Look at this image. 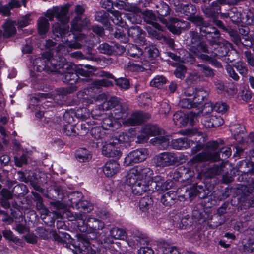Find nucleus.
<instances>
[{
	"label": "nucleus",
	"instance_id": "1",
	"mask_svg": "<svg viewBox=\"0 0 254 254\" xmlns=\"http://www.w3.org/2000/svg\"><path fill=\"white\" fill-rule=\"evenodd\" d=\"M202 23L199 26L194 25L196 28L189 32L190 42L192 45L190 51L201 62L216 68L222 67L221 63L209 55L208 45L204 40L205 38L212 45L216 43L221 36L220 31L208 21L204 20Z\"/></svg>",
	"mask_w": 254,
	"mask_h": 254
},
{
	"label": "nucleus",
	"instance_id": "2",
	"mask_svg": "<svg viewBox=\"0 0 254 254\" xmlns=\"http://www.w3.org/2000/svg\"><path fill=\"white\" fill-rule=\"evenodd\" d=\"M59 61L54 59L49 52H45L40 57L36 58L33 62V70H30V77L32 84L38 90H43L46 73L55 72Z\"/></svg>",
	"mask_w": 254,
	"mask_h": 254
},
{
	"label": "nucleus",
	"instance_id": "3",
	"mask_svg": "<svg viewBox=\"0 0 254 254\" xmlns=\"http://www.w3.org/2000/svg\"><path fill=\"white\" fill-rule=\"evenodd\" d=\"M57 68L55 73L62 75V79L64 83L70 86H75L76 83L81 82V77L77 76L74 66L59 61Z\"/></svg>",
	"mask_w": 254,
	"mask_h": 254
},
{
	"label": "nucleus",
	"instance_id": "4",
	"mask_svg": "<svg viewBox=\"0 0 254 254\" xmlns=\"http://www.w3.org/2000/svg\"><path fill=\"white\" fill-rule=\"evenodd\" d=\"M220 160V154L218 151L204 150L193 156L187 164L190 167L197 168L201 167V165H203L202 164L203 162H215Z\"/></svg>",
	"mask_w": 254,
	"mask_h": 254
},
{
	"label": "nucleus",
	"instance_id": "5",
	"mask_svg": "<svg viewBox=\"0 0 254 254\" xmlns=\"http://www.w3.org/2000/svg\"><path fill=\"white\" fill-rule=\"evenodd\" d=\"M192 167H185L184 166H180L175 170L170 175V179L168 180L172 181L173 187L178 182H186L190 184L195 180V172L191 170Z\"/></svg>",
	"mask_w": 254,
	"mask_h": 254
},
{
	"label": "nucleus",
	"instance_id": "6",
	"mask_svg": "<svg viewBox=\"0 0 254 254\" xmlns=\"http://www.w3.org/2000/svg\"><path fill=\"white\" fill-rule=\"evenodd\" d=\"M54 240L61 244H66V247L72 250L74 253V249L78 247V243L83 239L85 236L80 235L77 239H73L71 235L64 231H58L53 233Z\"/></svg>",
	"mask_w": 254,
	"mask_h": 254
},
{
	"label": "nucleus",
	"instance_id": "7",
	"mask_svg": "<svg viewBox=\"0 0 254 254\" xmlns=\"http://www.w3.org/2000/svg\"><path fill=\"white\" fill-rule=\"evenodd\" d=\"M126 183L130 187L132 193L134 195H141L143 193L150 190L148 182L143 179H137L136 177L127 175Z\"/></svg>",
	"mask_w": 254,
	"mask_h": 254
},
{
	"label": "nucleus",
	"instance_id": "8",
	"mask_svg": "<svg viewBox=\"0 0 254 254\" xmlns=\"http://www.w3.org/2000/svg\"><path fill=\"white\" fill-rule=\"evenodd\" d=\"M239 168L238 175L239 177L236 179L240 182L249 181L251 176H254V162H247L246 160L239 161L236 164Z\"/></svg>",
	"mask_w": 254,
	"mask_h": 254
},
{
	"label": "nucleus",
	"instance_id": "9",
	"mask_svg": "<svg viewBox=\"0 0 254 254\" xmlns=\"http://www.w3.org/2000/svg\"><path fill=\"white\" fill-rule=\"evenodd\" d=\"M197 173L196 178L199 180L202 179H218L216 176L220 175L222 171V166L214 165L211 167H206L204 165H201V167L194 168Z\"/></svg>",
	"mask_w": 254,
	"mask_h": 254
},
{
	"label": "nucleus",
	"instance_id": "10",
	"mask_svg": "<svg viewBox=\"0 0 254 254\" xmlns=\"http://www.w3.org/2000/svg\"><path fill=\"white\" fill-rule=\"evenodd\" d=\"M184 93L186 96L192 97L197 107L205 104L209 96L208 91L203 87L189 88L185 91Z\"/></svg>",
	"mask_w": 254,
	"mask_h": 254
},
{
	"label": "nucleus",
	"instance_id": "11",
	"mask_svg": "<svg viewBox=\"0 0 254 254\" xmlns=\"http://www.w3.org/2000/svg\"><path fill=\"white\" fill-rule=\"evenodd\" d=\"M180 12L187 16L186 19L191 22L193 25L199 26L202 24L204 18L202 16L195 15L197 9L195 5L191 3L182 5L180 7Z\"/></svg>",
	"mask_w": 254,
	"mask_h": 254
},
{
	"label": "nucleus",
	"instance_id": "12",
	"mask_svg": "<svg viewBox=\"0 0 254 254\" xmlns=\"http://www.w3.org/2000/svg\"><path fill=\"white\" fill-rule=\"evenodd\" d=\"M203 207V206L202 205H197L195 207L194 210L192 211V216L197 221H199V224L198 225L197 228V236L199 240L201 239L203 235H204V232L205 231L206 227L205 225L207 221L206 219L208 217L207 212L204 210V209H199V207Z\"/></svg>",
	"mask_w": 254,
	"mask_h": 254
},
{
	"label": "nucleus",
	"instance_id": "13",
	"mask_svg": "<svg viewBox=\"0 0 254 254\" xmlns=\"http://www.w3.org/2000/svg\"><path fill=\"white\" fill-rule=\"evenodd\" d=\"M154 162L156 166L164 167L176 164L179 162V159L176 153L164 152L155 156Z\"/></svg>",
	"mask_w": 254,
	"mask_h": 254
},
{
	"label": "nucleus",
	"instance_id": "14",
	"mask_svg": "<svg viewBox=\"0 0 254 254\" xmlns=\"http://www.w3.org/2000/svg\"><path fill=\"white\" fill-rule=\"evenodd\" d=\"M75 71L77 74V76H81V82H87L91 80V77L96 75L97 68L94 66H91L89 64H74Z\"/></svg>",
	"mask_w": 254,
	"mask_h": 254
},
{
	"label": "nucleus",
	"instance_id": "15",
	"mask_svg": "<svg viewBox=\"0 0 254 254\" xmlns=\"http://www.w3.org/2000/svg\"><path fill=\"white\" fill-rule=\"evenodd\" d=\"M152 180L149 187L152 189V191H157L159 192H164L173 187V183L171 180L165 179L164 176L160 175L151 177Z\"/></svg>",
	"mask_w": 254,
	"mask_h": 254
},
{
	"label": "nucleus",
	"instance_id": "16",
	"mask_svg": "<svg viewBox=\"0 0 254 254\" xmlns=\"http://www.w3.org/2000/svg\"><path fill=\"white\" fill-rule=\"evenodd\" d=\"M147 152V149L144 148L131 151L125 158L124 165L128 166L144 161L146 159Z\"/></svg>",
	"mask_w": 254,
	"mask_h": 254
},
{
	"label": "nucleus",
	"instance_id": "17",
	"mask_svg": "<svg viewBox=\"0 0 254 254\" xmlns=\"http://www.w3.org/2000/svg\"><path fill=\"white\" fill-rule=\"evenodd\" d=\"M126 0H101L100 3L101 7L107 10V12L111 13L117 20L121 18V12L118 10H113L115 7L118 9L123 8Z\"/></svg>",
	"mask_w": 254,
	"mask_h": 254
},
{
	"label": "nucleus",
	"instance_id": "18",
	"mask_svg": "<svg viewBox=\"0 0 254 254\" xmlns=\"http://www.w3.org/2000/svg\"><path fill=\"white\" fill-rule=\"evenodd\" d=\"M238 206L237 210L240 212H245L250 207H254V193L250 191V193L244 192V188L242 190L240 196H237Z\"/></svg>",
	"mask_w": 254,
	"mask_h": 254
},
{
	"label": "nucleus",
	"instance_id": "19",
	"mask_svg": "<svg viewBox=\"0 0 254 254\" xmlns=\"http://www.w3.org/2000/svg\"><path fill=\"white\" fill-rule=\"evenodd\" d=\"M185 194L188 197L189 200L191 202L196 197L200 199L207 198V194L202 185L198 183H194L187 187L185 189Z\"/></svg>",
	"mask_w": 254,
	"mask_h": 254
},
{
	"label": "nucleus",
	"instance_id": "20",
	"mask_svg": "<svg viewBox=\"0 0 254 254\" xmlns=\"http://www.w3.org/2000/svg\"><path fill=\"white\" fill-rule=\"evenodd\" d=\"M68 32V27L56 22L52 25L51 37L56 41L64 42Z\"/></svg>",
	"mask_w": 254,
	"mask_h": 254
},
{
	"label": "nucleus",
	"instance_id": "21",
	"mask_svg": "<svg viewBox=\"0 0 254 254\" xmlns=\"http://www.w3.org/2000/svg\"><path fill=\"white\" fill-rule=\"evenodd\" d=\"M81 241L77 244L78 247L74 248V254H102L100 250H94L90 247V243L86 237ZM108 254L107 250L106 254Z\"/></svg>",
	"mask_w": 254,
	"mask_h": 254
},
{
	"label": "nucleus",
	"instance_id": "22",
	"mask_svg": "<svg viewBox=\"0 0 254 254\" xmlns=\"http://www.w3.org/2000/svg\"><path fill=\"white\" fill-rule=\"evenodd\" d=\"M152 174L153 171L150 168L143 165H139L130 169L127 176L146 180L147 177L150 178Z\"/></svg>",
	"mask_w": 254,
	"mask_h": 254
},
{
	"label": "nucleus",
	"instance_id": "23",
	"mask_svg": "<svg viewBox=\"0 0 254 254\" xmlns=\"http://www.w3.org/2000/svg\"><path fill=\"white\" fill-rule=\"evenodd\" d=\"M120 147L121 145H119V143L114 139L112 142H106L103 145L102 153L106 157L119 158L122 154Z\"/></svg>",
	"mask_w": 254,
	"mask_h": 254
},
{
	"label": "nucleus",
	"instance_id": "24",
	"mask_svg": "<svg viewBox=\"0 0 254 254\" xmlns=\"http://www.w3.org/2000/svg\"><path fill=\"white\" fill-rule=\"evenodd\" d=\"M194 118L193 114H185L181 111L176 112L173 117L175 125L179 127L185 126L188 123L192 124Z\"/></svg>",
	"mask_w": 254,
	"mask_h": 254
},
{
	"label": "nucleus",
	"instance_id": "25",
	"mask_svg": "<svg viewBox=\"0 0 254 254\" xmlns=\"http://www.w3.org/2000/svg\"><path fill=\"white\" fill-rule=\"evenodd\" d=\"M150 115L141 111L133 112L126 120L127 124L131 126H139L150 118Z\"/></svg>",
	"mask_w": 254,
	"mask_h": 254
},
{
	"label": "nucleus",
	"instance_id": "26",
	"mask_svg": "<svg viewBox=\"0 0 254 254\" xmlns=\"http://www.w3.org/2000/svg\"><path fill=\"white\" fill-rule=\"evenodd\" d=\"M77 90L76 86L58 88L56 90V95L54 96V101H58V104L63 106L65 102L66 96L75 92Z\"/></svg>",
	"mask_w": 254,
	"mask_h": 254
},
{
	"label": "nucleus",
	"instance_id": "27",
	"mask_svg": "<svg viewBox=\"0 0 254 254\" xmlns=\"http://www.w3.org/2000/svg\"><path fill=\"white\" fill-rule=\"evenodd\" d=\"M127 34L134 42L142 45L145 44L146 33L140 26L137 25L131 26L128 29Z\"/></svg>",
	"mask_w": 254,
	"mask_h": 254
},
{
	"label": "nucleus",
	"instance_id": "28",
	"mask_svg": "<svg viewBox=\"0 0 254 254\" xmlns=\"http://www.w3.org/2000/svg\"><path fill=\"white\" fill-rule=\"evenodd\" d=\"M230 130L234 138L239 143L242 144L246 141V130L244 125L235 124L231 127Z\"/></svg>",
	"mask_w": 254,
	"mask_h": 254
},
{
	"label": "nucleus",
	"instance_id": "29",
	"mask_svg": "<svg viewBox=\"0 0 254 254\" xmlns=\"http://www.w3.org/2000/svg\"><path fill=\"white\" fill-rule=\"evenodd\" d=\"M193 143V139L184 137L172 139L170 146L176 150H183L190 148Z\"/></svg>",
	"mask_w": 254,
	"mask_h": 254
},
{
	"label": "nucleus",
	"instance_id": "30",
	"mask_svg": "<svg viewBox=\"0 0 254 254\" xmlns=\"http://www.w3.org/2000/svg\"><path fill=\"white\" fill-rule=\"evenodd\" d=\"M185 22L177 18L171 17L169 19V22L165 24L168 30L173 34L180 35L182 33V30L184 28L183 25Z\"/></svg>",
	"mask_w": 254,
	"mask_h": 254
},
{
	"label": "nucleus",
	"instance_id": "31",
	"mask_svg": "<svg viewBox=\"0 0 254 254\" xmlns=\"http://www.w3.org/2000/svg\"><path fill=\"white\" fill-rule=\"evenodd\" d=\"M216 44L217 45V46L215 48L214 51L209 50V55H212L213 57L216 60L215 57L220 58L223 57L230 56L229 53L230 52V44L229 43L221 44L218 43V42L217 41Z\"/></svg>",
	"mask_w": 254,
	"mask_h": 254
},
{
	"label": "nucleus",
	"instance_id": "32",
	"mask_svg": "<svg viewBox=\"0 0 254 254\" xmlns=\"http://www.w3.org/2000/svg\"><path fill=\"white\" fill-rule=\"evenodd\" d=\"M201 122L206 127L216 128L222 126L224 121L220 116L212 115L202 119Z\"/></svg>",
	"mask_w": 254,
	"mask_h": 254
},
{
	"label": "nucleus",
	"instance_id": "33",
	"mask_svg": "<svg viewBox=\"0 0 254 254\" xmlns=\"http://www.w3.org/2000/svg\"><path fill=\"white\" fill-rule=\"evenodd\" d=\"M170 11L171 9L166 3L162 1L157 4L155 12L158 15L159 21L163 24H166L167 20L164 17L169 15Z\"/></svg>",
	"mask_w": 254,
	"mask_h": 254
},
{
	"label": "nucleus",
	"instance_id": "34",
	"mask_svg": "<svg viewBox=\"0 0 254 254\" xmlns=\"http://www.w3.org/2000/svg\"><path fill=\"white\" fill-rule=\"evenodd\" d=\"M94 17L95 20L102 24L105 29L107 30L111 28V26H112L111 21H113V19L110 16L108 12L103 10L96 11Z\"/></svg>",
	"mask_w": 254,
	"mask_h": 254
},
{
	"label": "nucleus",
	"instance_id": "35",
	"mask_svg": "<svg viewBox=\"0 0 254 254\" xmlns=\"http://www.w3.org/2000/svg\"><path fill=\"white\" fill-rule=\"evenodd\" d=\"M86 231L88 233H93L102 230L104 227V222L94 217H88L86 223Z\"/></svg>",
	"mask_w": 254,
	"mask_h": 254
},
{
	"label": "nucleus",
	"instance_id": "36",
	"mask_svg": "<svg viewBox=\"0 0 254 254\" xmlns=\"http://www.w3.org/2000/svg\"><path fill=\"white\" fill-rule=\"evenodd\" d=\"M232 188L229 187L225 188L220 186L213 190L211 193L216 201H223L226 199L231 194Z\"/></svg>",
	"mask_w": 254,
	"mask_h": 254
},
{
	"label": "nucleus",
	"instance_id": "37",
	"mask_svg": "<svg viewBox=\"0 0 254 254\" xmlns=\"http://www.w3.org/2000/svg\"><path fill=\"white\" fill-rule=\"evenodd\" d=\"M120 169V164L117 161L110 160L107 161L103 168V171L107 177H111L117 174Z\"/></svg>",
	"mask_w": 254,
	"mask_h": 254
},
{
	"label": "nucleus",
	"instance_id": "38",
	"mask_svg": "<svg viewBox=\"0 0 254 254\" xmlns=\"http://www.w3.org/2000/svg\"><path fill=\"white\" fill-rule=\"evenodd\" d=\"M153 204L152 197L146 195L140 198L138 202V207L140 211L144 213V216L148 217L149 210L152 208Z\"/></svg>",
	"mask_w": 254,
	"mask_h": 254
},
{
	"label": "nucleus",
	"instance_id": "39",
	"mask_svg": "<svg viewBox=\"0 0 254 254\" xmlns=\"http://www.w3.org/2000/svg\"><path fill=\"white\" fill-rule=\"evenodd\" d=\"M135 140V136H133L131 133L127 132H122L118 137L114 138V140L119 143V145L124 146L126 148L131 146V142Z\"/></svg>",
	"mask_w": 254,
	"mask_h": 254
},
{
	"label": "nucleus",
	"instance_id": "40",
	"mask_svg": "<svg viewBox=\"0 0 254 254\" xmlns=\"http://www.w3.org/2000/svg\"><path fill=\"white\" fill-rule=\"evenodd\" d=\"M160 202L165 207L170 208L176 203V191L170 190L163 194L160 199Z\"/></svg>",
	"mask_w": 254,
	"mask_h": 254
},
{
	"label": "nucleus",
	"instance_id": "41",
	"mask_svg": "<svg viewBox=\"0 0 254 254\" xmlns=\"http://www.w3.org/2000/svg\"><path fill=\"white\" fill-rule=\"evenodd\" d=\"M179 220H180L177 224V228L181 229H190L192 227L193 224L192 218L189 214L181 215L179 216ZM193 229V228H192Z\"/></svg>",
	"mask_w": 254,
	"mask_h": 254
},
{
	"label": "nucleus",
	"instance_id": "42",
	"mask_svg": "<svg viewBox=\"0 0 254 254\" xmlns=\"http://www.w3.org/2000/svg\"><path fill=\"white\" fill-rule=\"evenodd\" d=\"M146 29L149 35L159 40H162L164 36L162 33L163 31V27L159 23L147 26L146 27Z\"/></svg>",
	"mask_w": 254,
	"mask_h": 254
},
{
	"label": "nucleus",
	"instance_id": "43",
	"mask_svg": "<svg viewBox=\"0 0 254 254\" xmlns=\"http://www.w3.org/2000/svg\"><path fill=\"white\" fill-rule=\"evenodd\" d=\"M3 32L2 36L4 38H9L14 36L16 33L14 22L11 20H6L2 25Z\"/></svg>",
	"mask_w": 254,
	"mask_h": 254
},
{
	"label": "nucleus",
	"instance_id": "44",
	"mask_svg": "<svg viewBox=\"0 0 254 254\" xmlns=\"http://www.w3.org/2000/svg\"><path fill=\"white\" fill-rule=\"evenodd\" d=\"M75 156L77 161L80 162H89L92 157L91 152L85 148H80L77 149Z\"/></svg>",
	"mask_w": 254,
	"mask_h": 254
},
{
	"label": "nucleus",
	"instance_id": "45",
	"mask_svg": "<svg viewBox=\"0 0 254 254\" xmlns=\"http://www.w3.org/2000/svg\"><path fill=\"white\" fill-rule=\"evenodd\" d=\"M120 104L118 98L116 96H112L109 99H106L102 104L99 105V109L102 111L112 110L115 107Z\"/></svg>",
	"mask_w": 254,
	"mask_h": 254
},
{
	"label": "nucleus",
	"instance_id": "46",
	"mask_svg": "<svg viewBox=\"0 0 254 254\" xmlns=\"http://www.w3.org/2000/svg\"><path fill=\"white\" fill-rule=\"evenodd\" d=\"M159 54V50L154 45H150L145 47L143 51V56L147 58L150 61L157 58Z\"/></svg>",
	"mask_w": 254,
	"mask_h": 254
},
{
	"label": "nucleus",
	"instance_id": "47",
	"mask_svg": "<svg viewBox=\"0 0 254 254\" xmlns=\"http://www.w3.org/2000/svg\"><path fill=\"white\" fill-rule=\"evenodd\" d=\"M202 180H203V183L200 185L202 186L203 189L207 194V197L208 196L212 194L211 193L213 190H214L215 187L219 183V180L218 179L213 178L210 179H202Z\"/></svg>",
	"mask_w": 254,
	"mask_h": 254
},
{
	"label": "nucleus",
	"instance_id": "48",
	"mask_svg": "<svg viewBox=\"0 0 254 254\" xmlns=\"http://www.w3.org/2000/svg\"><path fill=\"white\" fill-rule=\"evenodd\" d=\"M88 20L86 18L75 17L71 21V30L73 31L81 32L87 26Z\"/></svg>",
	"mask_w": 254,
	"mask_h": 254
},
{
	"label": "nucleus",
	"instance_id": "49",
	"mask_svg": "<svg viewBox=\"0 0 254 254\" xmlns=\"http://www.w3.org/2000/svg\"><path fill=\"white\" fill-rule=\"evenodd\" d=\"M50 28L48 20L44 17L40 16L37 20V31L40 35L46 34Z\"/></svg>",
	"mask_w": 254,
	"mask_h": 254
},
{
	"label": "nucleus",
	"instance_id": "50",
	"mask_svg": "<svg viewBox=\"0 0 254 254\" xmlns=\"http://www.w3.org/2000/svg\"><path fill=\"white\" fill-rule=\"evenodd\" d=\"M69 10V5L66 4L61 8L57 6V13H56V18L61 23H66L68 22V19L67 14Z\"/></svg>",
	"mask_w": 254,
	"mask_h": 254
},
{
	"label": "nucleus",
	"instance_id": "51",
	"mask_svg": "<svg viewBox=\"0 0 254 254\" xmlns=\"http://www.w3.org/2000/svg\"><path fill=\"white\" fill-rule=\"evenodd\" d=\"M127 108L121 103L112 109L111 114L116 119L125 118L128 115Z\"/></svg>",
	"mask_w": 254,
	"mask_h": 254
},
{
	"label": "nucleus",
	"instance_id": "52",
	"mask_svg": "<svg viewBox=\"0 0 254 254\" xmlns=\"http://www.w3.org/2000/svg\"><path fill=\"white\" fill-rule=\"evenodd\" d=\"M242 26L244 25H254V14L253 11L249 9H247L243 10L242 11Z\"/></svg>",
	"mask_w": 254,
	"mask_h": 254
},
{
	"label": "nucleus",
	"instance_id": "53",
	"mask_svg": "<svg viewBox=\"0 0 254 254\" xmlns=\"http://www.w3.org/2000/svg\"><path fill=\"white\" fill-rule=\"evenodd\" d=\"M202 10L205 15L210 18H219V13L221 11L220 8L216 7L213 5V2L209 6L202 8Z\"/></svg>",
	"mask_w": 254,
	"mask_h": 254
},
{
	"label": "nucleus",
	"instance_id": "54",
	"mask_svg": "<svg viewBox=\"0 0 254 254\" xmlns=\"http://www.w3.org/2000/svg\"><path fill=\"white\" fill-rule=\"evenodd\" d=\"M107 30L109 31L110 35H113L115 38L120 40V42L123 43H126L128 42L126 33H124V30L122 28H116V29L114 30L113 26L112 25L111 28Z\"/></svg>",
	"mask_w": 254,
	"mask_h": 254
},
{
	"label": "nucleus",
	"instance_id": "55",
	"mask_svg": "<svg viewBox=\"0 0 254 254\" xmlns=\"http://www.w3.org/2000/svg\"><path fill=\"white\" fill-rule=\"evenodd\" d=\"M142 17L144 22L149 24L150 25L158 23L159 21L158 16H156L155 13L151 10L146 9L141 12Z\"/></svg>",
	"mask_w": 254,
	"mask_h": 254
},
{
	"label": "nucleus",
	"instance_id": "56",
	"mask_svg": "<svg viewBox=\"0 0 254 254\" xmlns=\"http://www.w3.org/2000/svg\"><path fill=\"white\" fill-rule=\"evenodd\" d=\"M150 137L158 136L161 134L162 129L157 125L147 124L143 127Z\"/></svg>",
	"mask_w": 254,
	"mask_h": 254
},
{
	"label": "nucleus",
	"instance_id": "57",
	"mask_svg": "<svg viewBox=\"0 0 254 254\" xmlns=\"http://www.w3.org/2000/svg\"><path fill=\"white\" fill-rule=\"evenodd\" d=\"M232 23L238 26H242V11H239L237 8H233L230 10V18Z\"/></svg>",
	"mask_w": 254,
	"mask_h": 254
},
{
	"label": "nucleus",
	"instance_id": "58",
	"mask_svg": "<svg viewBox=\"0 0 254 254\" xmlns=\"http://www.w3.org/2000/svg\"><path fill=\"white\" fill-rule=\"evenodd\" d=\"M225 222V220L219 215L214 214L207 221V225L209 228L215 229L217 227L223 224Z\"/></svg>",
	"mask_w": 254,
	"mask_h": 254
},
{
	"label": "nucleus",
	"instance_id": "59",
	"mask_svg": "<svg viewBox=\"0 0 254 254\" xmlns=\"http://www.w3.org/2000/svg\"><path fill=\"white\" fill-rule=\"evenodd\" d=\"M198 69V72L203 76L207 78H213L215 75L214 70L209 65L204 64H198L196 66Z\"/></svg>",
	"mask_w": 254,
	"mask_h": 254
},
{
	"label": "nucleus",
	"instance_id": "60",
	"mask_svg": "<svg viewBox=\"0 0 254 254\" xmlns=\"http://www.w3.org/2000/svg\"><path fill=\"white\" fill-rule=\"evenodd\" d=\"M239 170V168L236 166V169L233 168L230 170V174L228 172L225 173L222 176L221 183L228 185L234 181L235 180L234 177L238 176V178L239 177L237 171Z\"/></svg>",
	"mask_w": 254,
	"mask_h": 254
},
{
	"label": "nucleus",
	"instance_id": "61",
	"mask_svg": "<svg viewBox=\"0 0 254 254\" xmlns=\"http://www.w3.org/2000/svg\"><path fill=\"white\" fill-rule=\"evenodd\" d=\"M169 81L165 76L158 75L151 80L150 85L152 87L161 89Z\"/></svg>",
	"mask_w": 254,
	"mask_h": 254
},
{
	"label": "nucleus",
	"instance_id": "62",
	"mask_svg": "<svg viewBox=\"0 0 254 254\" xmlns=\"http://www.w3.org/2000/svg\"><path fill=\"white\" fill-rule=\"evenodd\" d=\"M229 106L226 103L222 101L216 102L215 104H211L210 111H215L218 113L223 114L229 109Z\"/></svg>",
	"mask_w": 254,
	"mask_h": 254
},
{
	"label": "nucleus",
	"instance_id": "63",
	"mask_svg": "<svg viewBox=\"0 0 254 254\" xmlns=\"http://www.w3.org/2000/svg\"><path fill=\"white\" fill-rule=\"evenodd\" d=\"M110 235L115 239L124 240L127 238V233L124 229L113 227L110 230Z\"/></svg>",
	"mask_w": 254,
	"mask_h": 254
},
{
	"label": "nucleus",
	"instance_id": "64",
	"mask_svg": "<svg viewBox=\"0 0 254 254\" xmlns=\"http://www.w3.org/2000/svg\"><path fill=\"white\" fill-rule=\"evenodd\" d=\"M72 207H76L79 202L83 198V194L79 191H74L70 193L68 196Z\"/></svg>",
	"mask_w": 254,
	"mask_h": 254
}]
</instances>
